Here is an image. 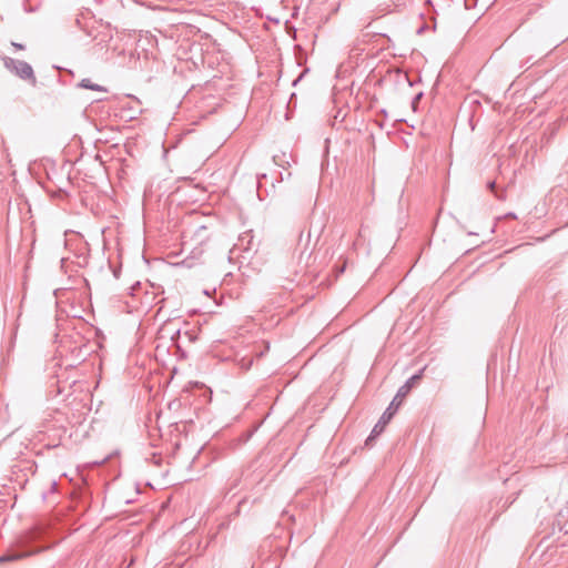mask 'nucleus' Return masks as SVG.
Segmentation results:
<instances>
[{
	"label": "nucleus",
	"instance_id": "f257e3e1",
	"mask_svg": "<svg viewBox=\"0 0 568 568\" xmlns=\"http://www.w3.org/2000/svg\"><path fill=\"white\" fill-rule=\"evenodd\" d=\"M423 371L424 369L419 371L417 374L409 377L405 382V384L398 388L389 406L383 413L382 417L376 423L371 435L366 439V445H368L371 440H373L384 430L385 426L389 423V420L393 418V416L402 405L404 398L409 394L412 388L422 379Z\"/></svg>",
	"mask_w": 568,
	"mask_h": 568
},
{
	"label": "nucleus",
	"instance_id": "f03ea898",
	"mask_svg": "<svg viewBox=\"0 0 568 568\" xmlns=\"http://www.w3.org/2000/svg\"><path fill=\"white\" fill-rule=\"evenodd\" d=\"M41 536L42 531L39 528H34L28 531L20 539L18 547L9 549L3 556L0 557V562L20 560L42 551L45 547H31L32 542L41 539Z\"/></svg>",
	"mask_w": 568,
	"mask_h": 568
},
{
	"label": "nucleus",
	"instance_id": "20e7f679",
	"mask_svg": "<svg viewBox=\"0 0 568 568\" xmlns=\"http://www.w3.org/2000/svg\"><path fill=\"white\" fill-rule=\"evenodd\" d=\"M82 89H90L93 91L106 92V89L100 84L93 83L90 79H82L79 83Z\"/></svg>",
	"mask_w": 568,
	"mask_h": 568
},
{
	"label": "nucleus",
	"instance_id": "423d86ee",
	"mask_svg": "<svg viewBox=\"0 0 568 568\" xmlns=\"http://www.w3.org/2000/svg\"><path fill=\"white\" fill-rule=\"evenodd\" d=\"M495 186H496V183L494 181L488 182V187L490 191L495 192Z\"/></svg>",
	"mask_w": 568,
	"mask_h": 568
},
{
	"label": "nucleus",
	"instance_id": "7ed1b4c3",
	"mask_svg": "<svg viewBox=\"0 0 568 568\" xmlns=\"http://www.w3.org/2000/svg\"><path fill=\"white\" fill-rule=\"evenodd\" d=\"M3 62H4V67L9 71L13 72L16 75L21 78L22 80H28L31 82V84H33V85L36 84L37 79H36L33 69L28 62L17 60L13 58H9V57H6L3 59Z\"/></svg>",
	"mask_w": 568,
	"mask_h": 568
},
{
	"label": "nucleus",
	"instance_id": "39448f33",
	"mask_svg": "<svg viewBox=\"0 0 568 568\" xmlns=\"http://www.w3.org/2000/svg\"><path fill=\"white\" fill-rule=\"evenodd\" d=\"M306 71H307V70H305L304 72H302V73L300 74V77H298V78H296V79L293 81V85H296V84H297V82L303 78V75H304V73H305Z\"/></svg>",
	"mask_w": 568,
	"mask_h": 568
},
{
	"label": "nucleus",
	"instance_id": "6e6552de",
	"mask_svg": "<svg viewBox=\"0 0 568 568\" xmlns=\"http://www.w3.org/2000/svg\"><path fill=\"white\" fill-rule=\"evenodd\" d=\"M423 93H419L415 97L414 101H413V105H415V103H417L419 101V99L422 98Z\"/></svg>",
	"mask_w": 568,
	"mask_h": 568
},
{
	"label": "nucleus",
	"instance_id": "0eeeda50",
	"mask_svg": "<svg viewBox=\"0 0 568 568\" xmlns=\"http://www.w3.org/2000/svg\"><path fill=\"white\" fill-rule=\"evenodd\" d=\"M12 45H13L14 48H17V49H20V50L24 49V45H23V44H21V43L12 42Z\"/></svg>",
	"mask_w": 568,
	"mask_h": 568
}]
</instances>
